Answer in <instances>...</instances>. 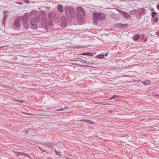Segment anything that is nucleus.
Segmentation results:
<instances>
[{"mask_svg": "<svg viewBox=\"0 0 159 159\" xmlns=\"http://www.w3.org/2000/svg\"><path fill=\"white\" fill-rule=\"evenodd\" d=\"M93 22L94 24L96 25H98V20L101 21L106 18V15L100 12H93Z\"/></svg>", "mask_w": 159, "mask_h": 159, "instance_id": "obj_1", "label": "nucleus"}, {"mask_svg": "<svg viewBox=\"0 0 159 159\" xmlns=\"http://www.w3.org/2000/svg\"><path fill=\"white\" fill-rule=\"evenodd\" d=\"M65 12L68 19H70L71 17L74 18L75 16V10L73 7L66 6L65 7Z\"/></svg>", "mask_w": 159, "mask_h": 159, "instance_id": "obj_2", "label": "nucleus"}, {"mask_svg": "<svg viewBox=\"0 0 159 159\" xmlns=\"http://www.w3.org/2000/svg\"><path fill=\"white\" fill-rule=\"evenodd\" d=\"M41 17V24L43 27H47V20L46 17L45 13L43 10L40 11Z\"/></svg>", "mask_w": 159, "mask_h": 159, "instance_id": "obj_3", "label": "nucleus"}, {"mask_svg": "<svg viewBox=\"0 0 159 159\" xmlns=\"http://www.w3.org/2000/svg\"><path fill=\"white\" fill-rule=\"evenodd\" d=\"M77 20L79 22L82 23L84 20V19L82 17L80 14L79 12H76Z\"/></svg>", "mask_w": 159, "mask_h": 159, "instance_id": "obj_4", "label": "nucleus"}, {"mask_svg": "<svg viewBox=\"0 0 159 159\" xmlns=\"http://www.w3.org/2000/svg\"><path fill=\"white\" fill-rule=\"evenodd\" d=\"M128 25V24H122L121 23H116L115 25L116 27L119 28L127 27Z\"/></svg>", "mask_w": 159, "mask_h": 159, "instance_id": "obj_5", "label": "nucleus"}, {"mask_svg": "<svg viewBox=\"0 0 159 159\" xmlns=\"http://www.w3.org/2000/svg\"><path fill=\"white\" fill-rule=\"evenodd\" d=\"M20 20V18H19V17H18L15 19L14 22V25L18 28H20V25L19 22Z\"/></svg>", "mask_w": 159, "mask_h": 159, "instance_id": "obj_6", "label": "nucleus"}, {"mask_svg": "<svg viewBox=\"0 0 159 159\" xmlns=\"http://www.w3.org/2000/svg\"><path fill=\"white\" fill-rule=\"evenodd\" d=\"M40 15L39 14H36L35 17L33 19V20H34V21L35 22L38 23L39 22L40 20Z\"/></svg>", "mask_w": 159, "mask_h": 159, "instance_id": "obj_7", "label": "nucleus"}, {"mask_svg": "<svg viewBox=\"0 0 159 159\" xmlns=\"http://www.w3.org/2000/svg\"><path fill=\"white\" fill-rule=\"evenodd\" d=\"M30 24L31 25V27L32 29H34L37 28L38 26L37 24L34 23L33 19L31 20Z\"/></svg>", "mask_w": 159, "mask_h": 159, "instance_id": "obj_8", "label": "nucleus"}, {"mask_svg": "<svg viewBox=\"0 0 159 159\" xmlns=\"http://www.w3.org/2000/svg\"><path fill=\"white\" fill-rule=\"evenodd\" d=\"M77 9L78 10L77 12H79V13L81 12L84 16L85 15L84 11L82 7H77Z\"/></svg>", "mask_w": 159, "mask_h": 159, "instance_id": "obj_9", "label": "nucleus"}, {"mask_svg": "<svg viewBox=\"0 0 159 159\" xmlns=\"http://www.w3.org/2000/svg\"><path fill=\"white\" fill-rule=\"evenodd\" d=\"M121 15L123 17L126 18H129L130 17V16L128 14V13L127 12L124 11H122V13L121 14Z\"/></svg>", "mask_w": 159, "mask_h": 159, "instance_id": "obj_10", "label": "nucleus"}, {"mask_svg": "<svg viewBox=\"0 0 159 159\" xmlns=\"http://www.w3.org/2000/svg\"><path fill=\"white\" fill-rule=\"evenodd\" d=\"M63 5L60 4H59L57 6V9L60 12H62L63 11Z\"/></svg>", "mask_w": 159, "mask_h": 159, "instance_id": "obj_11", "label": "nucleus"}, {"mask_svg": "<svg viewBox=\"0 0 159 159\" xmlns=\"http://www.w3.org/2000/svg\"><path fill=\"white\" fill-rule=\"evenodd\" d=\"M140 38V36L138 34H136V35H134L133 37V39L135 41L138 40Z\"/></svg>", "mask_w": 159, "mask_h": 159, "instance_id": "obj_12", "label": "nucleus"}, {"mask_svg": "<svg viewBox=\"0 0 159 159\" xmlns=\"http://www.w3.org/2000/svg\"><path fill=\"white\" fill-rule=\"evenodd\" d=\"M8 12L7 10L4 11L3 12V19L6 20L7 19L8 17V15H6V13H7Z\"/></svg>", "mask_w": 159, "mask_h": 159, "instance_id": "obj_13", "label": "nucleus"}, {"mask_svg": "<svg viewBox=\"0 0 159 159\" xmlns=\"http://www.w3.org/2000/svg\"><path fill=\"white\" fill-rule=\"evenodd\" d=\"M151 82V81L149 80L142 81V84L145 85L150 84Z\"/></svg>", "mask_w": 159, "mask_h": 159, "instance_id": "obj_14", "label": "nucleus"}, {"mask_svg": "<svg viewBox=\"0 0 159 159\" xmlns=\"http://www.w3.org/2000/svg\"><path fill=\"white\" fill-rule=\"evenodd\" d=\"M82 55H86V56H93V54L91 52H85L81 54Z\"/></svg>", "mask_w": 159, "mask_h": 159, "instance_id": "obj_15", "label": "nucleus"}, {"mask_svg": "<svg viewBox=\"0 0 159 159\" xmlns=\"http://www.w3.org/2000/svg\"><path fill=\"white\" fill-rule=\"evenodd\" d=\"M20 18V19L22 18L23 24L27 22L28 18H26L22 16L21 17V18Z\"/></svg>", "mask_w": 159, "mask_h": 159, "instance_id": "obj_16", "label": "nucleus"}, {"mask_svg": "<svg viewBox=\"0 0 159 159\" xmlns=\"http://www.w3.org/2000/svg\"><path fill=\"white\" fill-rule=\"evenodd\" d=\"M104 55L103 54H100L97 55L96 57V58H98V59H102L104 57Z\"/></svg>", "mask_w": 159, "mask_h": 159, "instance_id": "obj_17", "label": "nucleus"}, {"mask_svg": "<svg viewBox=\"0 0 159 159\" xmlns=\"http://www.w3.org/2000/svg\"><path fill=\"white\" fill-rule=\"evenodd\" d=\"M130 14L131 15H136V14L135 10H130L129 11Z\"/></svg>", "mask_w": 159, "mask_h": 159, "instance_id": "obj_18", "label": "nucleus"}, {"mask_svg": "<svg viewBox=\"0 0 159 159\" xmlns=\"http://www.w3.org/2000/svg\"><path fill=\"white\" fill-rule=\"evenodd\" d=\"M67 23L66 21L62 22L61 24V26L62 27H65Z\"/></svg>", "mask_w": 159, "mask_h": 159, "instance_id": "obj_19", "label": "nucleus"}, {"mask_svg": "<svg viewBox=\"0 0 159 159\" xmlns=\"http://www.w3.org/2000/svg\"><path fill=\"white\" fill-rule=\"evenodd\" d=\"M79 59L81 60L82 61H80L81 62H85V63L87 64H92V63L90 62L89 61H86L84 60H83L81 59V58H78Z\"/></svg>", "mask_w": 159, "mask_h": 159, "instance_id": "obj_20", "label": "nucleus"}, {"mask_svg": "<svg viewBox=\"0 0 159 159\" xmlns=\"http://www.w3.org/2000/svg\"><path fill=\"white\" fill-rule=\"evenodd\" d=\"M75 65H77L78 66H80V67H93V66H88V65H80V64H78L77 63H75Z\"/></svg>", "mask_w": 159, "mask_h": 159, "instance_id": "obj_21", "label": "nucleus"}, {"mask_svg": "<svg viewBox=\"0 0 159 159\" xmlns=\"http://www.w3.org/2000/svg\"><path fill=\"white\" fill-rule=\"evenodd\" d=\"M24 25V27L26 29H29V25L27 23H24L23 24Z\"/></svg>", "mask_w": 159, "mask_h": 159, "instance_id": "obj_22", "label": "nucleus"}, {"mask_svg": "<svg viewBox=\"0 0 159 159\" xmlns=\"http://www.w3.org/2000/svg\"><path fill=\"white\" fill-rule=\"evenodd\" d=\"M157 14V13L155 12V11H153L151 13V16L152 18L155 17L156 16Z\"/></svg>", "mask_w": 159, "mask_h": 159, "instance_id": "obj_23", "label": "nucleus"}, {"mask_svg": "<svg viewBox=\"0 0 159 159\" xmlns=\"http://www.w3.org/2000/svg\"><path fill=\"white\" fill-rule=\"evenodd\" d=\"M61 22L66 21V19L65 16H62L61 17Z\"/></svg>", "mask_w": 159, "mask_h": 159, "instance_id": "obj_24", "label": "nucleus"}, {"mask_svg": "<svg viewBox=\"0 0 159 159\" xmlns=\"http://www.w3.org/2000/svg\"><path fill=\"white\" fill-rule=\"evenodd\" d=\"M97 104H102V105H104L109 104L108 103H106L105 102H98Z\"/></svg>", "mask_w": 159, "mask_h": 159, "instance_id": "obj_25", "label": "nucleus"}, {"mask_svg": "<svg viewBox=\"0 0 159 159\" xmlns=\"http://www.w3.org/2000/svg\"><path fill=\"white\" fill-rule=\"evenodd\" d=\"M20 153H21V155H24L25 156H26L27 157H29V154L25 153L24 152H21Z\"/></svg>", "mask_w": 159, "mask_h": 159, "instance_id": "obj_26", "label": "nucleus"}, {"mask_svg": "<svg viewBox=\"0 0 159 159\" xmlns=\"http://www.w3.org/2000/svg\"><path fill=\"white\" fill-rule=\"evenodd\" d=\"M153 18L154 22H156L158 21V19L157 17H153Z\"/></svg>", "mask_w": 159, "mask_h": 159, "instance_id": "obj_27", "label": "nucleus"}, {"mask_svg": "<svg viewBox=\"0 0 159 159\" xmlns=\"http://www.w3.org/2000/svg\"><path fill=\"white\" fill-rule=\"evenodd\" d=\"M68 107H64L63 108H60L59 109H57V110H57V111H62V110H65V109H67V108Z\"/></svg>", "mask_w": 159, "mask_h": 159, "instance_id": "obj_28", "label": "nucleus"}, {"mask_svg": "<svg viewBox=\"0 0 159 159\" xmlns=\"http://www.w3.org/2000/svg\"><path fill=\"white\" fill-rule=\"evenodd\" d=\"M118 97V95H114L112 97H111L109 99V100H111V99H112L115 98H117Z\"/></svg>", "mask_w": 159, "mask_h": 159, "instance_id": "obj_29", "label": "nucleus"}, {"mask_svg": "<svg viewBox=\"0 0 159 159\" xmlns=\"http://www.w3.org/2000/svg\"><path fill=\"white\" fill-rule=\"evenodd\" d=\"M28 14L27 12H26L24 16H22V17H23L25 18H28Z\"/></svg>", "mask_w": 159, "mask_h": 159, "instance_id": "obj_30", "label": "nucleus"}, {"mask_svg": "<svg viewBox=\"0 0 159 159\" xmlns=\"http://www.w3.org/2000/svg\"><path fill=\"white\" fill-rule=\"evenodd\" d=\"M82 121L89 122L90 123H93V122H92L90 121L89 120H82Z\"/></svg>", "mask_w": 159, "mask_h": 159, "instance_id": "obj_31", "label": "nucleus"}, {"mask_svg": "<svg viewBox=\"0 0 159 159\" xmlns=\"http://www.w3.org/2000/svg\"><path fill=\"white\" fill-rule=\"evenodd\" d=\"M5 20H3V19H2V25L3 26H4V25H5Z\"/></svg>", "mask_w": 159, "mask_h": 159, "instance_id": "obj_32", "label": "nucleus"}, {"mask_svg": "<svg viewBox=\"0 0 159 159\" xmlns=\"http://www.w3.org/2000/svg\"><path fill=\"white\" fill-rule=\"evenodd\" d=\"M48 16L49 18V19L50 20L52 19V14H51L49 13V14L48 15Z\"/></svg>", "mask_w": 159, "mask_h": 159, "instance_id": "obj_33", "label": "nucleus"}, {"mask_svg": "<svg viewBox=\"0 0 159 159\" xmlns=\"http://www.w3.org/2000/svg\"><path fill=\"white\" fill-rule=\"evenodd\" d=\"M21 152H16V154L17 156H18L20 155H21V153H20Z\"/></svg>", "mask_w": 159, "mask_h": 159, "instance_id": "obj_34", "label": "nucleus"}, {"mask_svg": "<svg viewBox=\"0 0 159 159\" xmlns=\"http://www.w3.org/2000/svg\"><path fill=\"white\" fill-rule=\"evenodd\" d=\"M24 2L27 4H28L30 2V1L29 0H24Z\"/></svg>", "mask_w": 159, "mask_h": 159, "instance_id": "obj_35", "label": "nucleus"}, {"mask_svg": "<svg viewBox=\"0 0 159 159\" xmlns=\"http://www.w3.org/2000/svg\"><path fill=\"white\" fill-rule=\"evenodd\" d=\"M55 152H56V153L57 155H58V156H61V153L60 152L57 151L56 150H55Z\"/></svg>", "mask_w": 159, "mask_h": 159, "instance_id": "obj_36", "label": "nucleus"}, {"mask_svg": "<svg viewBox=\"0 0 159 159\" xmlns=\"http://www.w3.org/2000/svg\"><path fill=\"white\" fill-rule=\"evenodd\" d=\"M16 3L19 5H21L22 4V3L21 2H16Z\"/></svg>", "mask_w": 159, "mask_h": 159, "instance_id": "obj_37", "label": "nucleus"}, {"mask_svg": "<svg viewBox=\"0 0 159 159\" xmlns=\"http://www.w3.org/2000/svg\"><path fill=\"white\" fill-rule=\"evenodd\" d=\"M116 10L121 14L122 13V11L121 10H120L119 9H117Z\"/></svg>", "mask_w": 159, "mask_h": 159, "instance_id": "obj_38", "label": "nucleus"}, {"mask_svg": "<svg viewBox=\"0 0 159 159\" xmlns=\"http://www.w3.org/2000/svg\"><path fill=\"white\" fill-rule=\"evenodd\" d=\"M78 58H76V59L74 60L75 61H82L81 60H80V59H78Z\"/></svg>", "mask_w": 159, "mask_h": 159, "instance_id": "obj_39", "label": "nucleus"}, {"mask_svg": "<svg viewBox=\"0 0 159 159\" xmlns=\"http://www.w3.org/2000/svg\"><path fill=\"white\" fill-rule=\"evenodd\" d=\"M144 35H142L141 36V40H143L144 39Z\"/></svg>", "mask_w": 159, "mask_h": 159, "instance_id": "obj_40", "label": "nucleus"}, {"mask_svg": "<svg viewBox=\"0 0 159 159\" xmlns=\"http://www.w3.org/2000/svg\"><path fill=\"white\" fill-rule=\"evenodd\" d=\"M156 6L157 9L159 10V3L157 4Z\"/></svg>", "mask_w": 159, "mask_h": 159, "instance_id": "obj_41", "label": "nucleus"}, {"mask_svg": "<svg viewBox=\"0 0 159 159\" xmlns=\"http://www.w3.org/2000/svg\"><path fill=\"white\" fill-rule=\"evenodd\" d=\"M48 25L50 27V26H51L52 25V23H50Z\"/></svg>", "mask_w": 159, "mask_h": 159, "instance_id": "obj_42", "label": "nucleus"}, {"mask_svg": "<svg viewBox=\"0 0 159 159\" xmlns=\"http://www.w3.org/2000/svg\"><path fill=\"white\" fill-rule=\"evenodd\" d=\"M16 101H18L20 102H23V101L21 100H16Z\"/></svg>", "mask_w": 159, "mask_h": 159, "instance_id": "obj_43", "label": "nucleus"}, {"mask_svg": "<svg viewBox=\"0 0 159 159\" xmlns=\"http://www.w3.org/2000/svg\"><path fill=\"white\" fill-rule=\"evenodd\" d=\"M109 54L108 53H106L104 55V56L107 57V55Z\"/></svg>", "mask_w": 159, "mask_h": 159, "instance_id": "obj_44", "label": "nucleus"}, {"mask_svg": "<svg viewBox=\"0 0 159 159\" xmlns=\"http://www.w3.org/2000/svg\"><path fill=\"white\" fill-rule=\"evenodd\" d=\"M147 40V38H145L144 40V42H145Z\"/></svg>", "mask_w": 159, "mask_h": 159, "instance_id": "obj_45", "label": "nucleus"}, {"mask_svg": "<svg viewBox=\"0 0 159 159\" xmlns=\"http://www.w3.org/2000/svg\"><path fill=\"white\" fill-rule=\"evenodd\" d=\"M120 53H121V52H118V55H119L120 54Z\"/></svg>", "mask_w": 159, "mask_h": 159, "instance_id": "obj_46", "label": "nucleus"}, {"mask_svg": "<svg viewBox=\"0 0 159 159\" xmlns=\"http://www.w3.org/2000/svg\"><path fill=\"white\" fill-rule=\"evenodd\" d=\"M108 112H112V111H108Z\"/></svg>", "mask_w": 159, "mask_h": 159, "instance_id": "obj_47", "label": "nucleus"}, {"mask_svg": "<svg viewBox=\"0 0 159 159\" xmlns=\"http://www.w3.org/2000/svg\"><path fill=\"white\" fill-rule=\"evenodd\" d=\"M151 10L152 11H153V9H152Z\"/></svg>", "mask_w": 159, "mask_h": 159, "instance_id": "obj_48", "label": "nucleus"}, {"mask_svg": "<svg viewBox=\"0 0 159 159\" xmlns=\"http://www.w3.org/2000/svg\"><path fill=\"white\" fill-rule=\"evenodd\" d=\"M1 48V47H0V48Z\"/></svg>", "mask_w": 159, "mask_h": 159, "instance_id": "obj_49", "label": "nucleus"}]
</instances>
